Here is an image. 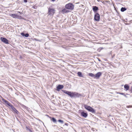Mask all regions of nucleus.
Segmentation results:
<instances>
[{
	"label": "nucleus",
	"mask_w": 132,
	"mask_h": 132,
	"mask_svg": "<svg viewBox=\"0 0 132 132\" xmlns=\"http://www.w3.org/2000/svg\"><path fill=\"white\" fill-rule=\"evenodd\" d=\"M74 5L71 3H69L65 5V7L66 9H68L72 10L74 8Z\"/></svg>",
	"instance_id": "f257e3e1"
},
{
	"label": "nucleus",
	"mask_w": 132,
	"mask_h": 132,
	"mask_svg": "<svg viewBox=\"0 0 132 132\" xmlns=\"http://www.w3.org/2000/svg\"><path fill=\"white\" fill-rule=\"evenodd\" d=\"M85 108L89 111L91 112L92 113H94L95 111L93 108L87 105H84Z\"/></svg>",
	"instance_id": "f03ea898"
},
{
	"label": "nucleus",
	"mask_w": 132,
	"mask_h": 132,
	"mask_svg": "<svg viewBox=\"0 0 132 132\" xmlns=\"http://www.w3.org/2000/svg\"><path fill=\"white\" fill-rule=\"evenodd\" d=\"M71 97H78L81 96V94L76 92H72Z\"/></svg>",
	"instance_id": "7ed1b4c3"
},
{
	"label": "nucleus",
	"mask_w": 132,
	"mask_h": 132,
	"mask_svg": "<svg viewBox=\"0 0 132 132\" xmlns=\"http://www.w3.org/2000/svg\"><path fill=\"white\" fill-rule=\"evenodd\" d=\"M10 15L13 18H16L18 19H21L22 18L21 16L15 14H10Z\"/></svg>",
	"instance_id": "20e7f679"
},
{
	"label": "nucleus",
	"mask_w": 132,
	"mask_h": 132,
	"mask_svg": "<svg viewBox=\"0 0 132 132\" xmlns=\"http://www.w3.org/2000/svg\"><path fill=\"white\" fill-rule=\"evenodd\" d=\"M55 13V10L53 9H48V13L49 15L52 14L53 15Z\"/></svg>",
	"instance_id": "39448f33"
},
{
	"label": "nucleus",
	"mask_w": 132,
	"mask_h": 132,
	"mask_svg": "<svg viewBox=\"0 0 132 132\" xmlns=\"http://www.w3.org/2000/svg\"><path fill=\"white\" fill-rule=\"evenodd\" d=\"M94 20L97 21H98L100 19V16L99 14L98 13H96L94 16Z\"/></svg>",
	"instance_id": "423d86ee"
},
{
	"label": "nucleus",
	"mask_w": 132,
	"mask_h": 132,
	"mask_svg": "<svg viewBox=\"0 0 132 132\" xmlns=\"http://www.w3.org/2000/svg\"><path fill=\"white\" fill-rule=\"evenodd\" d=\"M1 39L2 42L4 43L7 44H9L8 40L6 38L4 37H1Z\"/></svg>",
	"instance_id": "0eeeda50"
},
{
	"label": "nucleus",
	"mask_w": 132,
	"mask_h": 132,
	"mask_svg": "<svg viewBox=\"0 0 132 132\" xmlns=\"http://www.w3.org/2000/svg\"><path fill=\"white\" fill-rule=\"evenodd\" d=\"M62 91L63 93L67 94L71 97L72 93L71 92H69L68 91L64 90H62Z\"/></svg>",
	"instance_id": "6e6552de"
},
{
	"label": "nucleus",
	"mask_w": 132,
	"mask_h": 132,
	"mask_svg": "<svg viewBox=\"0 0 132 132\" xmlns=\"http://www.w3.org/2000/svg\"><path fill=\"white\" fill-rule=\"evenodd\" d=\"M11 108L12 109V111L13 112V113L17 114H19V112L17 110L13 105H12V106H11Z\"/></svg>",
	"instance_id": "1a4fd4ad"
},
{
	"label": "nucleus",
	"mask_w": 132,
	"mask_h": 132,
	"mask_svg": "<svg viewBox=\"0 0 132 132\" xmlns=\"http://www.w3.org/2000/svg\"><path fill=\"white\" fill-rule=\"evenodd\" d=\"M102 73L101 72H99L97 73L95 75V78L98 79L101 75Z\"/></svg>",
	"instance_id": "9d476101"
},
{
	"label": "nucleus",
	"mask_w": 132,
	"mask_h": 132,
	"mask_svg": "<svg viewBox=\"0 0 132 132\" xmlns=\"http://www.w3.org/2000/svg\"><path fill=\"white\" fill-rule=\"evenodd\" d=\"M2 101L7 105H6V106H7V105H8L11 107V106H12V105L8 101L5 100L4 99H2Z\"/></svg>",
	"instance_id": "9b49d317"
},
{
	"label": "nucleus",
	"mask_w": 132,
	"mask_h": 132,
	"mask_svg": "<svg viewBox=\"0 0 132 132\" xmlns=\"http://www.w3.org/2000/svg\"><path fill=\"white\" fill-rule=\"evenodd\" d=\"M81 115L85 118H86L88 115L87 113H85L84 112H81Z\"/></svg>",
	"instance_id": "f8f14e48"
},
{
	"label": "nucleus",
	"mask_w": 132,
	"mask_h": 132,
	"mask_svg": "<svg viewBox=\"0 0 132 132\" xmlns=\"http://www.w3.org/2000/svg\"><path fill=\"white\" fill-rule=\"evenodd\" d=\"M64 87V86L63 85H59L57 86V88L58 89H60L63 88Z\"/></svg>",
	"instance_id": "ddd939ff"
},
{
	"label": "nucleus",
	"mask_w": 132,
	"mask_h": 132,
	"mask_svg": "<svg viewBox=\"0 0 132 132\" xmlns=\"http://www.w3.org/2000/svg\"><path fill=\"white\" fill-rule=\"evenodd\" d=\"M93 10L94 12L98 10V7L96 6H93Z\"/></svg>",
	"instance_id": "4468645a"
},
{
	"label": "nucleus",
	"mask_w": 132,
	"mask_h": 132,
	"mask_svg": "<svg viewBox=\"0 0 132 132\" xmlns=\"http://www.w3.org/2000/svg\"><path fill=\"white\" fill-rule=\"evenodd\" d=\"M124 88L126 89V90H128L129 89V86L127 85H125L124 86Z\"/></svg>",
	"instance_id": "2eb2a0df"
},
{
	"label": "nucleus",
	"mask_w": 132,
	"mask_h": 132,
	"mask_svg": "<svg viewBox=\"0 0 132 132\" xmlns=\"http://www.w3.org/2000/svg\"><path fill=\"white\" fill-rule=\"evenodd\" d=\"M89 75L90 77L95 78V75L91 73H89Z\"/></svg>",
	"instance_id": "dca6fc26"
},
{
	"label": "nucleus",
	"mask_w": 132,
	"mask_h": 132,
	"mask_svg": "<svg viewBox=\"0 0 132 132\" xmlns=\"http://www.w3.org/2000/svg\"><path fill=\"white\" fill-rule=\"evenodd\" d=\"M78 75L79 76L81 77H82L83 76L81 72H78Z\"/></svg>",
	"instance_id": "f3484780"
},
{
	"label": "nucleus",
	"mask_w": 132,
	"mask_h": 132,
	"mask_svg": "<svg viewBox=\"0 0 132 132\" xmlns=\"http://www.w3.org/2000/svg\"><path fill=\"white\" fill-rule=\"evenodd\" d=\"M61 12L62 13L64 14L65 13H66L67 12V11L66 9H64L62 10Z\"/></svg>",
	"instance_id": "a211bd4d"
},
{
	"label": "nucleus",
	"mask_w": 132,
	"mask_h": 132,
	"mask_svg": "<svg viewBox=\"0 0 132 132\" xmlns=\"http://www.w3.org/2000/svg\"><path fill=\"white\" fill-rule=\"evenodd\" d=\"M126 9L125 7H122L121 9V10L122 12H124L126 10Z\"/></svg>",
	"instance_id": "6ab92c4d"
},
{
	"label": "nucleus",
	"mask_w": 132,
	"mask_h": 132,
	"mask_svg": "<svg viewBox=\"0 0 132 132\" xmlns=\"http://www.w3.org/2000/svg\"><path fill=\"white\" fill-rule=\"evenodd\" d=\"M52 120L53 121L54 123L56 122V119L54 118H53L52 119Z\"/></svg>",
	"instance_id": "aec40b11"
},
{
	"label": "nucleus",
	"mask_w": 132,
	"mask_h": 132,
	"mask_svg": "<svg viewBox=\"0 0 132 132\" xmlns=\"http://www.w3.org/2000/svg\"><path fill=\"white\" fill-rule=\"evenodd\" d=\"M58 121L61 123H63V121L62 120H60V119H59L58 120Z\"/></svg>",
	"instance_id": "412c9836"
},
{
	"label": "nucleus",
	"mask_w": 132,
	"mask_h": 132,
	"mask_svg": "<svg viewBox=\"0 0 132 132\" xmlns=\"http://www.w3.org/2000/svg\"><path fill=\"white\" fill-rule=\"evenodd\" d=\"M29 35L28 34H25L24 36L26 37H28L29 36Z\"/></svg>",
	"instance_id": "4be33fe9"
},
{
	"label": "nucleus",
	"mask_w": 132,
	"mask_h": 132,
	"mask_svg": "<svg viewBox=\"0 0 132 132\" xmlns=\"http://www.w3.org/2000/svg\"><path fill=\"white\" fill-rule=\"evenodd\" d=\"M127 108H132V105H129V106H126Z\"/></svg>",
	"instance_id": "5701e85b"
},
{
	"label": "nucleus",
	"mask_w": 132,
	"mask_h": 132,
	"mask_svg": "<svg viewBox=\"0 0 132 132\" xmlns=\"http://www.w3.org/2000/svg\"><path fill=\"white\" fill-rule=\"evenodd\" d=\"M21 35H22V36H24L25 34L23 32L21 33Z\"/></svg>",
	"instance_id": "b1692460"
},
{
	"label": "nucleus",
	"mask_w": 132,
	"mask_h": 132,
	"mask_svg": "<svg viewBox=\"0 0 132 132\" xmlns=\"http://www.w3.org/2000/svg\"><path fill=\"white\" fill-rule=\"evenodd\" d=\"M119 93L120 94H121V95H124L126 97V96L125 95H124L123 93Z\"/></svg>",
	"instance_id": "393cba45"
},
{
	"label": "nucleus",
	"mask_w": 132,
	"mask_h": 132,
	"mask_svg": "<svg viewBox=\"0 0 132 132\" xmlns=\"http://www.w3.org/2000/svg\"><path fill=\"white\" fill-rule=\"evenodd\" d=\"M23 1L24 2L26 3L27 2V0H23Z\"/></svg>",
	"instance_id": "a878e982"
},
{
	"label": "nucleus",
	"mask_w": 132,
	"mask_h": 132,
	"mask_svg": "<svg viewBox=\"0 0 132 132\" xmlns=\"http://www.w3.org/2000/svg\"><path fill=\"white\" fill-rule=\"evenodd\" d=\"M29 131L30 132H33L32 131H31L30 129H29Z\"/></svg>",
	"instance_id": "bb28decb"
},
{
	"label": "nucleus",
	"mask_w": 132,
	"mask_h": 132,
	"mask_svg": "<svg viewBox=\"0 0 132 132\" xmlns=\"http://www.w3.org/2000/svg\"><path fill=\"white\" fill-rule=\"evenodd\" d=\"M18 13H20V14L21 13H21L20 12H19V11H18Z\"/></svg>",
	"instance_id": "cd10ccee"
},
{
	"label": "nucleus",
	"mask_w": 132,
	"mask_h": 132,
	"mask_svg": "<svg viewBox=\"0 0 132 132\" xmlns=\"http://www.w3.org/2000/svg\"><path fill=\"white\" fill-rule=\"evenodd\" d=\"M52 0L53 1H55V0Z\"/></svg>",
	"instance_id": "c85d7f7f"
},
{
	"label": "nucleus",
	"mask_w": 132,
	"mask_h": 132,
	"mask_svg": "<svg viewBox=\"0 0 132 132\" xmlns=\"http://www.w3.org/2000/svg\"><path fill=\"white\" fill-rule=\"evenodd\" d=\"M97 1L98 2H99V0H97Z\"/></svg>",
	"instance_id": "c756f323"
},
{
	"label": "nucleus",
	"mask_w": 132,
	"mask_h": 132,
	"mask_svg": "<svg viewBox=\"0 0 132 132\" xmlns=\"http://www.w3.org/2000/svg\"><path fill=\"white\" fill-rule=\"evenodd\" d=\"M131 89L132 90V87H131Z\"/></svg>",
	"instance_id": "7c9ffc66"
}]
</instances>
